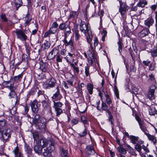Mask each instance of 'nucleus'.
I'll return each instance as SVG.
<instances>
[{
	"label": "nucleus",
	"mask_w": 157,
	"mask_h": 157,
	"mask_svg": "<svg viewBox=\"0 0 157 157\" xmlns=\"http://www.w3.org/2000/svg\"><path fill=\"white\" fill-rule=\"evenodd\" d=\"M86 134L87 131L86 129H85L82 132H81L79 134V135L81 137H83L85 136Z\"/></svg>",
	"instance_id": "0e129e2a"
},
{
	"label": "nucleus",
	"mask_w": 157,
	"mask_h": 157,
	"mask_svg": "<svg viewBox=\"0 0 157 157\" xmlns=\"http://www.w3.org/2000/svg\"><path fill=\"white\" fill-rule=\"evenodd\" d=\"M133 50H132L131 48L129 49V53L132 58L133 62L135 63V58L136 57V55L137 49L136 48H133Z\"/></svg>",
	"instance_id": "9d476101"
},
{
	"label": "nucleus",
	"mask_w": 157,
	"mask_h": 157,
	"mask_svg": "<svg viewBox=\"0 0 157 157\" xmlns=\"http://www.w3.org/2000/svg\"><path fill=\"white\" fill-rule=\"evenodd\" d=\"M139 137L138 136H136L133 135H130L129 136V139L131 142L133 144H135L137 140H138Z\"/></svg>",
	"instance_id": "412c9836"
},
{
	"label": "nucleus",
	"mask_w": 157,
	"mask_h": 157,
	"mask_svg": "<svg viewBox=\"0 0 157 157\" xmlns=\"http://www.w3.org/2000/svg\"><path fill=\"white\" fill-rule=\"evenodd\" d=\"M66 37H67L65 36V38L63 40L65 45L66 46L70 45L71 47H72L73 45V42L72 40L71 39L69 41H68L66 39Z\"/></svg>",
	"instance_id": "b1692460"
},
{
	"label": "nucleus",
	"mask_w": 157,
	"mask_h": 157,
	"mask_svg": "<svg viewBox=\"0 0 157 157\" xmlns=\"http://www.w3.org/2000/svg\"><path fill=\"white\" fill-rule=\"evenodd\" d=\"M117 44L118 46V50L120 53H121L122 51V47L123 44L122 42V40L120 39H119Z\"/></svg>",
	"instance_id": "7c9ffc66"
},
{
	"label": "nucleus",
	"mask_w": 157,
	"mask_h": 157,
	"mask_svg": "<svg viewBox=\"0 0 157 157\" xmlns=\"http://www.w3.org/2000/svg\"><path fill=\"white\" fill-rule=\"evenodd\" d=\"M81 120L84 124H87V120L86 118L84 116H82L81 117Z\"/></svg>",
	"instance_id": "6e6d98bb"
},
{
	"label": "nucleus",
	"mask_w": 157,
	"mask_h": 157,
	"mask_svg": "<svg viewBox=\"0 0 157 157\" xmlns=\"http://www.w3.org/2000/svg\"><path fill=\"white\" fill-rule=\"evenodd\" d=\"M120 3V8L119 9V11L122 15H124L126 12L128 10V6L126 4V2H124L123 4L121 1H119Z\"/></svg>",
	"instance_id": "423d86ee"
},
{
	"label": "nucleus",
	"mask_w": 157,
	"mask_h": 157,
	"mask_svg": "<svg viewBox=\"0 0 157 157\" xmlns=\"http://www.w3.org/2000/svg\"><path fill=\"white\" fill-rule=\"evenodd\" d=\"M149 33V29L146 28L141 30L138 35L140 37L142 38L147 35Z\"/></svg>",
	"instance_id": "ddd939ff"
},
{
	"label": "nucleus",
	"mask_w": 157,
	"mask_h": 157,
	"mask_svg": "<svg viewBox=\"0 0 157 157\" xmlns=\"http://www.w3.org/2000/svg\"><path fill=\"white\" fill-rule=\"evenodd\" d=\"M149 114L151 115H154L157 114V110L154 105L150 106L149 109Z\"/></svg>",
	"instance_id": "a211bd4d"
},
{
	"label": "nucleus",
	"mask_w": 157,
	"mask_h": 157,
	"mask_svg": "<svg viewBox=\"0 0 157 157\" xmlns=\"http://www.w3.org/2000/svg\"><path fill=\"white\" fill-rule=\"evenodd\" d=\"M151 61L147 59L146 60H144L143 62V63L146 66H148L149 64L150 63Z\"/></svg>",
	"instance_id": "338daca9"
},
{
	"label": "nucleus",
	"mask_w": 157,
	"mask_h": 157,
	"mask_svg": "<svg viewBox=\"0 0 157 157\" xmlns=\"http://www.w3.org/2000/svg\"><path fill=\"white\" fill-rule=\"evenodd\" d=\"M150 52L151 53V56L155 58L157 56V47L155 49L151 50L150 51Z\"/></svg>",
	"instance_id": "2f4dec72"
},
{
	"label": "nucleus",
	"mask_w": 157,
	"mask_h": 157,
	"mask_svg": "<svg viewBox=\"0 0 157 157\" xmlns=\"http://www.w3.org/2000/svg\"><path fill=\"white\" fill-rule=\"evenodd\" d=\"M59 28L60 30L63 31L65 36L66 37H67L71 33L70 27L65 23L60 24L59 25Z\"/></svg>",
	"instance_id": "f03ea898"
},
{
	"label": "nucleus",
	"mask_w": 157,
	"mask_h": 157,
	"mask_svg": "<svg viewBox=\"0 0 157 157\" xmlns=\"http://www.w3.org/2000/svg\"><path fill=\"white\" fill-rule=\"evenodd\" d=\"M31 107L33 111L35 113H37L39 111L37 103L36 100H34L31 104Z\"/></svg>",
	"instance_id": "9b49d317"
},
{
	"label": "nucleus",
	"mask_w": 157,
	"mask_h": 157,
	"mask_svg": "<svg viewBox=\"0 0 157 157\" xmlns=\"http://www.w3.org/2000/svg\"><path fill=\"white\" fill-rule=\"evenodd\" d=\"M48 144L49 146L46 148V149L49 151V152L51 153L55 149L53 142L51 141H47L46 140L42 139L40 141V146L43 148L46 145L47 146Z\"/></svg>",
	"instance_id": "f257e3e1"
},
{
	"label": "nucleus",
	"mask_w": 157,
	"mask_h": 157,
	"mask_svg": "<svg viewBox=\"0 0 157 157\" xmlns=\"http://www.w3.org/2000/svg\"><path fill=\"white\" fill-rule=\"evenodd\" d=\"M142 146L138 143L136 144L135 145V149L138 151L140 154L141 153Z\"/></svg>",
	"instance_id": "c9c22d12"
},
{
	"label": "nucleus",
	"mask_w": 157,
	"mask_h": 157,
	"mask_svg": "<svg viewBox=\"0 0 157 157\" xmlns=\"http://www.w3.org/2000/svg\"><path fill=\"white\" fill-rule=\"evenodd\" d=\"M155 63H151L149 67V70L151 71L154 70L155 67Z\"/></svg>",
	"instance_id": "bf43d9fd"
},
{
	"label": "nucleus",
	"mask_w": 157,
	"mask_h": 157,
	"mask_svg": "<svg viewBox=\"0 0 157 157\" xmlns=\"http://www.w3.org/2000/svg\"><path fill=\"white\" fill-rule=\"evenodd\" d=\"M22 74L18 75V76H15L13 77V80L14 81H17L19 80L22 77Z\"/></svg>",
	"instance_id": "4d7b16f0"
},
{
	"label": "nucleus",
	"mask_w": 157,
	"mask_h": 157,
	"mask_svg": "<svg viewBox=\"0 0 157 157\" xmlns=\"http://www.w3.org/2000/svg\"><path fill=\"white\" fill-rule=\"evenodd\" d=\"M86 153L88 155L94 154L95 152L93 146L89 145L87 146L86 149Z\"/></svg>",
	"instance_id": "f8f14e48"
},
{
	"label": "nucleus",
	"mask_w": 157,
	"mask_h": 157,
	"mask_svg": "<svg viewBox=\"0 0 157 157\" xmlns=\"http://www.w3.org/2000/svg\"><path fill=\"white\" fill-rule=\"evenodd\" d=\"M146 135L147 136L149 140L153 142V144L155 145V147L157 148V146H156L157 142H156V140L155 137L153 135H150L148 133H146Z\"/></svg>",
	"instance_id": "f3484780"
},
{
	"label": "nucleus",
	"mask_w": 157,
	"mask_h": 157,
	"mask_svg": "<svg viewBox=\"0 0 157 157\" xmlns=\"http://www.w3.org/2000/svg\"><path fill=\"white\" fill-rule=\"evenodd\" d=\"M56 113V116H58L63 112L62 110L59 108H54Z\"/></svg>",
	"instance_id": "79ce46f5"
},
{
	"label": "nucleus",
	"mask_w": 157,
	"mask_h": 157,
	"mask_svg": "<svg viewBox=\"0 0 157 157\" xmlns=\"http://www.w3.org/2000/svg\"><path fill=\"white\" fill-rule=\"evenodd\" d=\"M62 103L60 101H58L57 102H56L54 101V102L53 107L54 108L61 107L62 106Z\"/></svg>",
	"instance_id": "ea45409f"
},
{
	"label": "nucleus",
	"mask_w": 157,
	"mask_h": 157,
	"mask_svg": "<svg viewBox=\"0 0 157 157\" xmlns=\"http://www.w3.org/2000/svg\"><path fill=\"white\" fill-rule=\"evenodd\" d=\"M13 151L15 155V157H23L22 154L20 151L18 147H16Z\"/></svg>",
	"instance_id": "6ab92c4d"
},
{
	"label": "nucleus",
	"mask_w": 157,
	"mask_h": 157,
	"mask_svg": "<svg viewBox=\"0 0 157 157\" xmlns=\"http://www.w3.org/2000/svg\"><path fill=\"white\" fill-rule=\"evenodd\" d=\"M53 55V53L51 51L48 56V59L50 60L54 59L55 57V55Z\"/></svg>",
	"instance_id": "49530a36"
},
{
	"label": "nucleus",
	"mask_w": 157,
	"mask_h": 157,
	"mask_svg": "<svg viewBox=\"0 0 157 157\" xmlns=\"http://www.w3.org/2000/svg\"><path fill=\"white\" fill-rule=\"evenodd\" d=\"M56 61L58 62H62L63 56L60 55H58L56 56Z\"/></svg>",
	"instance_id": "8fccbe9b"
},
{
	"label": "nucleus",
	"mask_w": 157,
	"mask_h": 157,
	"mask_svg": "<svg viewBox=\"0 0 157 157\" xmlns=\"http://www.w3.org/2000/svg\"><path fill=\"white\" fill-rule=\"evenodd\" d=\"M31 20V17L29 14H27L25 17V25H29L30 22Z\"/></svg>",
	"instance_id": "37998d69"
},
{
	"label": "nucleus",
	"mask_w": 157,
	"mask_h": 157,
	"mask_svg": "<svg viewBox=\"0 0 157 157\" xmlns=\"http://www.w3.org/2000/svg\"><path fill=\"white\" fill-rule=\"evenodd\" d=\"M11 132L10 129L4 130L2 131H0V138H3L5 141L7 140L10 137Z\"/></svg>",
	"instance_id": "20e7f679"
},
{
	"label": "nucleus",
	"mask_w": 157,
	"mask_h": 157,
	"mask_svg": "<svg viewBox=\"0 0 157 157\" xmlns=\"http://www.w3.org/2000/svg\"><path fill=\"white\" fill-rule=\"evenodd\" d=\"M40 121V125H41L40 129H41V132H44L46 130V120L45 118L42 117L41 118Z\"/></svg>",
	"instance_id": "1a4fd4ad"
},
{
	"label": "nucleus",
	"mask_w": 157,
	"mask_h": 157,
	"mask_svg": "<svg viewBox=\"0 0 157 157\" xmlns=\"http://www.w3.org/2000/svg\"><path fill=\"white\" fill-rule=\"evenodd\" d=\"M154 23V20L152 18H149L145 21L144 23L145 25L148 28L152 25Z\"/></svg>",
	"instance_id": "aec40b11"
},
{
	"label": "nucleus",
	"mask_w": 157,
	"mask_h": 157,
	"mask_svg": "<svg viewBox=\"0 0 157 157\" xmlns=\"http://www.w3.org/2000/svg\"><path fill=\"white\" fill-rule=\"evenodd\" d=\"M43 154L45 157H47L51 155V153L49 152V151H48L46 149H44V151L43 152Z\"/></svg>",
	"instance_id": "09e8293b"
},
{
	"label": "nucleus",
	"mask_w": 157,
	"mask_h": 157,
	"mask_svg": "<svg viewBox=\"0 0 157 157\" xmlns=\"http://www.w3.org/2000/svg\"><path fill=\"white\" fill-rule=\"evenodd\" d=\"M40 69L43 73L46 72L47 71V68L46 66V63L41 62L40 63Z\"/></svg>",
	"instance_id": "bb28decb"
},
{
	"label": "nucleus",
	"mask_w": 157,
	"mask_h": 157,
	"mask_svg": "<svg viewBox=\"0 0 157 157\" xmlns=\"http://www.w3.org/2000/svg\"><path fill=\"white\" fill-rule=\"evenodd\" d=\"M136 121H138L139 125L144 122L143 121H141L140 118L138 116H136Z\"/></svg>",
	"instance_id": "774afa93"
},
{
	"label": "nucleus",
	"mask_w": 157,
	"mask_h": 157,
	"mask_svg": "<svg viewBox=\"0 0 157 157\" xmlns=\"http://www.w3.org/2000/svg\"><path fill=\"white\" fill-rule=\"evenodd\" d=\"M56 82L54 78H52L48 80L47 82V87H53L56 83Z\"/></svg>",
	"instance_id": "4468645a"
},
{
	"label": "nucleus",
	"mask_w": 157,
	"mask_h": 157,
	"mask_svg": "<svg viewBox=\"0 0 157 157\" xmlns=\"http://www.w3.org/2000/svg\"><path fill=\"white\" fill-rule=\"evenodd\" d=\"M156 89V87L155 85H152L150 87L147 94L149 99L153 100L155 98V92Z\"/></svg>",
	"instance_id": "39448f33"
},
{
	"label": "nucleus",
	"mask_w": 157,
	"mask_h": 157,
	"mask_svg": "<svg viewBox=\"0 0 157 157\" xmlns=\"http://www.w3.org/2000/svg\"><path fill=\"white\" fill-rule=\"evenodd\" d=\"M18 2H17L16 1L15 2V5L17 7H20L22 5V2L21 0H17Z\"/></svg>",
	"instance_id": "13d9d810"
},
{
	"label": "nucleus",
	"mask_w": 157,
	"mask_h": 157,
	"mask_svg": "<svg viewBox=\"0 0 157 157\" xmlns=\"http://www.w3.org/2000/svg\"><path fill=\"white\" fill-rule=\"evenodd\" d=\"M138 90L137 88L134 86L132 87V92L135 94L136 95L137 94Z\"/></svg>",
	"instance_id": "680f3d73"
},
{
	"label": "nucleus",
	"mask_w": 157,
	"mask_h": 157,
	"mask_svg": "<svg viewBox=\"0 0 157 157\" xmlns=\"http://www.w3.org/2000/svg\"><path fill=\"white\" fill-rule=\"evenodd\" d=\"M61 155L62 157H69L67 151L63 149L62 150Z\"/></svg>",
	"instance_id": "4c0bfd02"
},
{
	"label": "nucleus",
	"mask_w": 157,
	"mask_h": 157,
	"mask_svg": "<svg viewBox=\"0 0 157 157\" xmlns=\"http://www.w3.org/2000/svg\"><path fill=\"white\" fill-rule=\"evenodd\" d=\"M93 86L91 83H89L87 85V89L89 91V93L90 94H92L93 93Z\"/></svg>",
	"instance_id": "e433bc0d"
},
{
	"label": "nucleus",
	"mask_w": 157,
	"mask_h": 157,
	"mask_svg": "<svg viewBox=\"0 0 157 157\" xmlns=\"http://www.w3.org/2000/svg\"><path fill=\"white\" fill-rule=\"evenodd\" d=\"M15 90H10L8 96L10 98H13L15 97L16 95V93L14 91Z\"/></svg>",
	"instance_id": "a18cd8bd"
},
{
	"label": "nucleus",
	"mask_w": 157,
	"mask_h": 157,
	"mask_svg": "<svg viewBox=\"0 0 157 157\" xmlns=\"http://www.w3.org/2000/svg\"><path fill=\"white\" fill-rule=\"evenodd\" d=\"M140 127L141 130L144 132V134L146 135V133H147V132H148L147 130L146 126L144 123L143 122L142 123L139 125Z\"/></svg>",
	"instance_id": "393cba45"
},
{
	"label": "nucleus",
	"mask_w": 157,
	"mask_h": 157,
	"mask_svg": "<svg viewBox=\"0 0 157 157\" xmlns=\"http://www.w3.org/2000/svg\"><path fill=\"white\" fill-rule=\"evenodd\" d=\"M57 30V29L51 27L49 30L45 33L44 37H47L50 34H54L56 33Z\"/></svg>",
	"instance_id": "dca6fc26"
},
{
	"label": "nucleus",
	"mask_w": 157,
	"mask_h": 157,
	"mask_svg": "<svg viewBox=\"0 0 157 157\" xmlns=\"http://www.w3.org/2000/svg\"><path fill=\"white\" fill-rule=\"evenodd\" d=\"M117 151L120 152V154H122L125 155L127 153V151L123 147H122L121 146H119L117 147Z\"/></svg>",
	"instance_id": "cd10ccee"
},
{
	"label": "nucleus",
	"mask_w": 157,
	"mask_h": 157,
	"mask_svg": "<svg viewBox=\"0 0 157 157\" xmlns=\"http://www.w3.org/2000/svg\"><path fill=\"white\" fill-rule=\"evenodd\" d=\"M116 77L115 79V83L114 84V93H115V94L116 95V97L117 98H118L119 97V92L117 88V86L116 85Z\"/></svg>",
	"instance_id": "c756f323"
},
{
	"label": "nucleus",
	"mask_w": 157,
	"mask_h": 157,
	"mask_svg": "<svg viewBox=\"0 0 157 157\" xmlns=\"http://www.w3.org/2000/svg\"><path fill=\"white\" fill-rule=\"evenodd\" d=\"M25 151L27 154L28 157L31 155L32 150L29 146L25 145Z\"/></svg>",
	"instance_id": "5701e85b"
},
{
	"label": "nucleus",
	"mask_w": 157,
	"mask_h": 157,
	"mask_svg": "<svg viewBox=\"0 0 157 157\" xmlns=\"http://www.w3.org/2000/svg\"><path fill=\"white\" fill-rule=\"evenodd\" d=\"M78 16V14L76 12L72 11L70 13L68 17V19H76Z\"/></svg>",
	"instance_id": "4be33fe9"
},
{
	"label": "nucleus",
	"mask_w": 157,
	"mask_h": 157,
	"mask_svg": "<svg viewBox=\"0 0 157 157\" xmlns=\"http://www.w3.org/2000/svg\"><path fill=\"white\" fill-rule=\"evenodd\" d=\"M57 91L53 95V96H52V98L53 99H55L59 95V91L58 87L56 88Z\"/></svg>",
	"instance_id": "864d4df0"
},
{
	"label": "nucleus",
	"mask_w": 157,
	"mask_h": 157,
	"mask_svg": "<svg viewBox=\"0 0 157 157\" xmlns=\"http://www.w3.org/2000/svg\"><path fill=\"white\" fill-rule=\"evenodd\" d=\"M59 48H55L52 50V51L54 55H55V56L59 53Z\"/></svg>",
	"instance_id": "3c124183"
},
{
	"label": "nucleus",
	"mask_w": 157,
	"mask_h": 157,
	"mask_svg": "<svg viewBox=\"0 0 157 157\" xmlns=\"http://www.w3.org/2000/svg\"><path fill=\"white\" fill-rule=\"evenodd\" d=\"M147 2L145 0H141L137 4L138 6L140 7H143L147 4Z\"/></svg>",
	"instance_id": "c85d7f7f"
},
{
	"label": "nucleus",
	"mask_w": 157,
	"mask_h": 157,
	"mask_svg": "<svg viewBox=\"0 0 157 157\" xmlns=\"http://www.w3.org/2000/svg\"><path fill=\"white\" fill-rule=\"evenodd\" d=\"M70 65L73 68V71L75 73L78 74L79 71L78 67L75 66L73 63H71Z\"/></svg>",
	"instance_id": "58836bf2"
},
{
	"label": "nucleus",
	"mask_w": 157,
	"mask_h": 157,
	"mask_svg": "<svg viewBox=\"0 0 157 157\" xmlns=\"http://www.w3.org/2000/svg\"><path fill=\"white\" fill-rule=\"evenodd\" d=\"M2 85L10 90H15L16 89V87L14 86L13 83L11 81H4L3 82Z\"/></svg>",
	"instance_id": "6e6552de"
},
{
	"label": "nucleus",
	"mask_w": 157,
	"mask_h": 157,
	"mask_svg": "<svg viewBox=\"0 0 157 157\" xmlns=\"http://www.w3.org/2000/svg\"><path fill=\"white\" fill-rule=\"evenodd\" d=\"M50 46V43L48 41H46L41 45V48L44 49H48Z\"/></svg>",
	"instance_id": "473e14b6"
},
{
	"label": "nucleus",
	"mask_w": 157,
	"mask_h": 157,
	"mask_svg": "<svg viewBox=\"0 0 157 157\" xmlns=\"http://www.w3.org/2000/svg\"><path fill=\"white\" fill-rule=\"evenodd\" d=\"M90 67L88 66H86L85 67V73L86 77L90 75L89 73Z\"/></svg>",
	"instance_id": "de8ad7c7"
},
{
	"label": "nucleus",
	"mask_w": 157,
	"mask_h": 157,
	"mask_svg": "<svg viewBox=\"0 0 157 157\" xmlns=\"http://www.w3.org/2000/svg\"><path fill=\"white\" fill-rule=\"evenodd\" d=\"M67 50L65 49H62L60 52V54L62 56H65L67 54Z\"/></svg>",
	"instance_id": "69168bd1"
},
{
	"label": "nucleus",
	"mask_w": 157,
	"mask_h": 157,
	"mask_svg": "<svg viewBox=\"0 0 157 157\" xmlns=\"http://www.w3.org/2000/svg\"><path fill=\"white\" fill-rule=\"evenodd\" d=\"M105 96L106 97V102L107 104L109 105H110L112 103V101L109 97V95L107 94H105Z\"/></svg>",
	"instance_id": "c03bdc74"
},
{
	"label": "nucleus",
	"mask_w": 157,
	"mask_h": 157,
	"mask_svg": "<svg viewBox=\"0 0 157 157\" xmlns=\"http://www.w3.org/2000/svg\"><path fill=\"white\" fill-rule=\"evenodd\" d=\"M142 148L145 151L146 153H147L149 152V150L147 146H146L144 145H142Z\"/></svg>",
	"instance_id": "e2e57ef3"
},
{
	"label": "nucleus",
	"mask_w": 157,
	"mask_h": 157,
	"mask_svg": "<svg viewBox=\"0 0 157 157\" xmlns=\"http://www.w3.org/2000/svg\"><path fill=\"white\" fill-rule=\"evenodd\" d=\"M33 137L35 141H36V144H38L39 140H38L39 138V134L37 132H34L33 133Z\"/></svg>",
	"instance_id": "f704fd0d"
},
{
	"label": "nucleus",
	"mask_w": 157,
	"mask_h": 157,
	"mask_svg": "<svg viewBox=\"0 0 157 157\" xmlns=\"http://www.w3.org/2000/svg\"><path fill=\"white\" fill-rule=\"evenodd\" d=\"M91 49L93 51V53H92L90 50H89L87 52V54L88 55L89 57H92V56H96V53L94 51L93 48L91 46Z\"/></svg>",
	"instance_id": "72a5a7b5"
},
{
	"label": "nucleus",
	"mask_w": 157,
	"mask_h": 157,
	"mask_svg": "<svg viewBox=\"0 0 157 157\" xmlns=\"http://www.w3.org/2000/svg\"><path fill=\"white\" fill-rule=\"evenodd\" d=\"M88 35V36L87 37V40L89 44H90V46H91L92 44H91V38L92 37V35L91 32H89L87 33Z\"/></svg>",
	"instance_id": "a19ab883"
},
{
	"label": "nucleus",
	"mask_w": 157,
	"mask_h": 157,
	"mask_svg": "<svg viewBox=\"0 0 157 157\" xmlns=\"http://www.w3.org/2000/svg\"><path fill=\"white\" fill-rule=\"evenodd\" d=\"M78 27V25H74V28L73 30L75 35V39L76 40H78L80 37V35L78 33V30L77 29Z\"/></svg>",
	"instance_id": "2eb2a0df"
},
{
	"label": "nucleus",
	"mask_w": 157,
	"mask_h": 157,
	"mask_svg": "<svg viewBox=\"0 0 157 157\" xmlns=\"http://www.w3.org/2000/svg\"><path fill=\"white\" fill-rule=\"evenodd\" d=\"M108 106L106 104V103L105 102H103L102 105H101V108L102 110H105L107 109Z\"/></svg>",
	"instance_id": "052dcab7"
},
{
	"label": "nucleus",
	"mask_w": 157,
	"mask_h": 157,
	"mask_svg": "<svg viewBox=\"0 0 157 157\" xmlns=\"http://www.w3.org/2000/svg\"><path fill=\"white\" fill-rule=\"evenodd\" d=\"M39 145L38 144L37 145L34 146V150L36 153H37L38 154L39 153Z\"/></svg>",
	"instance_id": "603ef678"
},
{
	"label": "nucleus",
	"mask_w": 157,
	"mask_h": 157,
	"mask_svg": "<svg viewBox=\"0 0 157 157\" xmlns=\"http://www.w3.org/2000/svg\"><path fill=\"white\" fill-rule=\"evenodd\" d=\"M87 60L89 64L91 65L93 63L94 61L95 62L97 60L96 56H94L92 57H89Z\"/></svg>",
	"instance_id": "a878e982"
},
{
	"label": "nucleus",
	"mask_w": 157,
	"mask_h": 157,
	"mask_svg": "<svg viewBox=\"0 0 157 157\" xmlns=\"http://www.w3.org/2000/svg\"><path fill=\"white\" fill-rule=\"evenodd\" d=\"M80 31L85 34L87 33L91 32L90 30V29L88 28V25L84 21H82L81 22L80 25Z\"/></svg>",
	"instance_id": "0eeeda50"
},
{
	"label": "nucleus",
	"mask_w": 157,
	"mask_h": 157,
	"mask_svg": "<svg viewBox=\"0 0 157 157\" xmlns=\"http://www.w3.org/2000/svg\"><path fill=\"white\" fill-rule=\"evenodd\" d=\"M12 33H16L17 38L22 41L26 40L27 38L24 32L21 29H16L13 31Z\"/></svg>",
	"instance_id": "7ed1b4c3"
},
{
	"label": "nucleus",
	"mask_w": 157,
	"mask_h": 157,
	"mask_svg": "<svg viewBox=\"0 0 157 157\" xmlns=\"http://www.w3.org/2000/svg\"><path fill=\"white\" fill-rule=\"evenodd\" d=\"M0 17L3 21L7 22L8 21V19L5 14H2L0 15Z\"/></svg>",
	"instance_id": "5fc2aeb1"
}]
</instances>
